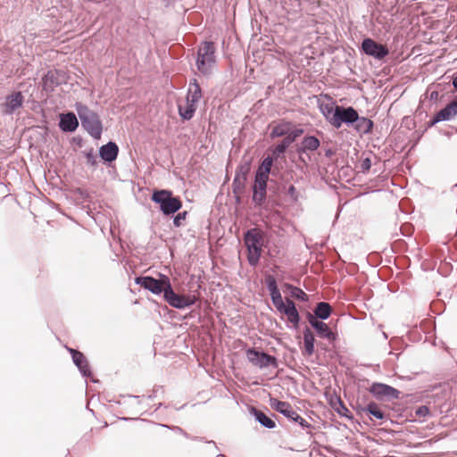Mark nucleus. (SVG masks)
<instances>
[{
    "mask_svg": "<svg viewBox=\"0 0 457 457\" xmlns=\"http://www.w3.org/2000/svg\"><path fill=\"white\" fill-rule=\"evenodd\" d=\"M135 284L156 295H162L163 300L172 308L186 310L195 305L196 298L194 295H179L177 294L169 276L159 273L158 278L152 276H137Z\"/></svg>",
    "mask_w": 457,
    "mask_h": 457,
    "instance_id": "nucleus-1",
    "label": "nucleus"
},
{
    "mask_svg": "<svg viewBox=\"0 0 457 457\" xmlns=\"http://www.w3.org/2000/svg\"><path fill=\"white\" fill-rule=\"evenodd\" d=\"M287 179L286 176L278 173L276 170L270 169L268 161L263 163H259L254 171L253 181L251 186L252 191V203L254 208L259 210L270 211L268 201V183L274 182L275 180L284 181Z\"/></svg>",
    "mask_w": 457,
    "mask_h": 457,
    "instance_id": "nucleus-2",
    "label": "nucleus"
},
{
    "mask_svg": "<svg viewBox=\"0 0 457 457\" xmlns=\"http://www.w3.org/2000/svg\"><path fill=\"white\" fill-rule=\"evenodd\" d=\"M264 282L270 296L271 303L277 312L281 315L287 316V327L290 329L298 330L302 324V317L295 303L289 298H286L285 301L283 300L277 279L274 276L266 274Z\"/></svg>",
    "mask_w": 457,
    "mask_h": 457,
    "instance_id": "nucleus-3",
    "label": "nucleus"
},
{
    "mask_svg": "<svg viewBox=\"0 0 457 457\" xmlns=\"http://www.w3.org/2000/svg\"><path fill=\"white\" fill-rule=\"evenodd\" d=\"M343 125L353 129L360 135L370 134L374 128V122L371 119L360 116L353 106L342 104L337 129H340Z\"/></svg>",
    "mask_w": 457,
    "mask_h": 457,
    "instance_id": "nucleus-4",
    "label": "nucleus"
},
{
    "mask_svg": "<svg viewBox=\"0 0 457 457\" xmlns=\"http://www.w3.org/2000/svg\"><path fill=\"white\" fill-rule=\"evenodd\" d=\"M150 200L165 218L173 216L183 206L180 196L175 195L173 191L168 188H154L150 195Z\"/></svg>",
    "mask_w": 457,
    "mask_h": 457,
    "instance_id": "nucleus-5",
    "label": "nucleus"
},
{
    "mask_svg": "<svg viewBox=\"0 0 457 457\" xmlns=\"http://www.w3.org/2000/svg\"><path fill=\"white\" fill-rule=\"evenodd\" d=\"M75 110L79 119L81 128L95 140L102 137L104 131L103 121L99 114L80 102L75 104Z\"/></svg>",
    "mask_w": 457,
    "mask_h": 457,
    "instance_id": "nucleus-6",
    "label": "nucleus"
},
{
    "mask_svg": "<svg viewBox=\"0 0 457 457\" xmlns=\"http://www.w3.org/2000/svg\"><path fill=\"white\" fill-rule=\"evenodd\" d=\"M217 47L213 41L203 40L197 47L195 66L200 74L210 77L217 62Z\"/></svg>",
    "mask_w": 457,
    "mask_h": 457,
    "instance_id": "nucleus-7",
    "label": "nucleus"
},
{
    "mask_svg": "<svg viewBox=\"0 0 457 457\" xmlns=\"http://www.w3.org/2000/svg\"><path fill=\"white\" fill-rule=\"evenodd\" d=\"M244 241L247 251V262L250 266L256 267L262 257V236L257 228H248L244 233Z\"/></svg>",
    "mask_w": 457,
    "mask_h": 457,
    "instance_id": "nucleus-8",
    "label": "nucleus"
},
{
    "mask_svg": "<svg viewBox=\"0 0 457 457\" xmlns=\"http://www.w3.org/2000/svg\"><path fill=\"white\" fill-rule=\"evenodd\" d=\"M358 50L361 55L373 58L380 63H386L390 54V49L386 45L367 36L359 44Z\"/></svg>",
    "mask_w": 457,
    "mask_h": 457,
    "instance_id": "nucleus-9",
    "label": "nucleus"
},
{
    "mask_svg": "<svg viewBox=\"0 0 457 457\" xmlns=\"http://www.w3.org/2000/svg\"><path fill=\"white\" fill-rule=\"evenodd\" d=\"M287 149L288 147L279 141L274 146L270 148V154L263 156L259 163H263L268 161L270 169L286 176L287 161L285 154Z\"/></svg>",
    "mask_w": 457,
    "mask_h": 457,
    "instance_id": "nucleus-10",
    "label": "nucleus"
},
{
    "mask_svg": "<svg viewBox=\"0 0 457 457\" xmlns=\"http://www.w3.org/2000/svg\"><path fill=\"white\" fill-rule=\"evenodd\" d=\"M269 403L273 410L285 416L289 421L297 423L301 428H313V426L311 423L306 421L301 415L294 411L292 405L288 402L270 396Z\"/></svg>",
    "mask_w": 457,
    "mask_h": 457,
    "instance_id": "nucleus-11",
    "label": "nucleus"
},
{
    "mask_svg": "<svg viewBox=\"0 0 457 457\" xmlns=\"http://www.w3.org/2000/svg\"><path fill=\"white\" fill-rule=\"evenodd\" d=\"M368 392L377 402H390L402 398V392L397 388L382 382H372Z\"/></svg>",
    "mask_w": 457,
    "mask_h": 457,
    "instance_id": "nucleus-12",
    "label": "nucleus"
},
{
    "mask_svg": "<svg viewBox=\"0 0 457 457\" xmlns=\"http://www.w3.org/2000/svg\"><path fill=\"white\" fill-rule=\"evenodd\" d=\"M246 357L249 362L258 366L260 369L278 367V359L276 356L266 353L263 350H257L256 348H248L245 351Z\"/></svg>",
    "mask_w": 457,
    "mask_h": 457,
    "instance_id": "nucleus-13",
    "label": "nucleus"
},
{
    "mask_svg": "<svg viewBox=\"0 0 457 457\" xmlns=\"http://www.w3.org/2000/svg\"><path fill=\"white\" fill-rule=\"evenodd\" d=\"M120 147L113 140H109L106 144L98 148V157L100 162L106 168L114 169L115 162L119 156Z\"/></svg>",
    "mask_w": 457,
    "mask_h": 457,
    "instance_id": "nucleus-14",
    "label": "nucleus"
},
{
    "mask_svg": "<svg viewBox=\"0 0 457 457\" xmlns=\"http://www.w3.org/2000/svg\"><path fill=\"white\" fill-rule=\"evenodd\" d=\"M320 146V140L318 138V137L311 134L304 135L300 144L296 145L295 146V153L298 155V160L301 162L307 164L303 154L314 152L318 150Z\"/></svg>",
    "mask_w": 457,
    "mask_h": 457,
    "instance_id": "nucleus-15",
    "label": "nucleus"
},
{
    "mask_svg": "<svg viewBox=\"0 0 457 457\" xmlns=\"http://www.w3.org/2000/svg\"><path fill=\"white\" fill-rule=\"evenodd\" d=\"M325 397L331 409L334 411H336L340 417L345 418L348 420L361 426V423L354 419L353 413L348 410L345 403L342 401L340 396L337 395L336 392H334L333 394H325Z\"/></svg>",
    "mask_w": 457,
    "mask_h": 457,
    "instance_id": "nucleus-16",
    "label": "nucleus"
},
{
    "mask_svg": "<svg viewBox=\"0 0 457 457\" xmlns=\"http://www.w3.org/2000/svg\"><path fill=\"white\" fill-rule=\"evenodd\" d=\"M25 97L21 91H13L4 97L2 104V112L4 115L11 116L16 111L23 107Z\"/></svg>",
    "mask_w": 457,
    "mask_h": 457,
    "instance_id": "nucleus-17",
    "label": "nucleus"
},
{
    "mask_svg": "<svg viewBox=\"0 0 457 457\" xmlns=\"http://www.w3.org/2000/svg\"><path fill=\"white\" fill-rule=\"evenodd\" d=\"M58 119V128L62 133H74L79 126V119L72 111L61 112Z\"/></svg>",
    "mask_w": 457,
    "mask_h": 457,
    "instance_id": "nucleus-18",
    "label": "nucleus"
},
{
    "mask_svg": "<svg viewBox=\"0 0 457 457\" xmlns=\"http://www.w3.org/2000/svg\"><path fill=\"white\" fill-rule=\"evenodd\" d=\"M389 404H381L378 402H370L367 405L366 417L370 421L373 422L375 420L386 421L390 420V413L387 411Z\"/></svg>",
    "mask_w": 457,
    "mask_h": 457,
    "instance_id": "nucleus-19",
    "label": "nucleus"
},
{
    "mask_svg": "<svg viewBox=\"0 0 457 457\" xmlns=\"http://www.w3.org/2000/svg\"><path fill=\"white\" fill-rule=\"evenodd\" d=\"M60 70H49L41 78L42 88L47 93H52L62 82L58 80L57 75L61 74Z\"/></svg>",
    "mask_w": 457,
    "mask_h": 457,
    "instance_id": "nucleus-20",
    "label": "nucleus"
},
{
    "mask_svg": "<svg viewBox=\"0 0 457 457\" xmlns=\"http://www.w3.org/2000/svg\"><path fill=\"white\" fill-rule=\"evenodd\" d=\"M312 328L314 329L316 335L322 339H327L330 344H334L338 339L337 332H333L327 323L324 321H318L313 324Z\"/></svg>",
    "mask_w": 457,
    "mask_h": 457,
    "instance_id": "nucleus-21",
    "label": "nucleus"
},
{
    "mask_svg": "<svg viewBox=\"0 0 457 457\" xmlns=\"http://www.w3.org/2000/svg\"><path fill=\"white\" fill-rule=\"evenodd\" d=\"M273 123L269 125V128L271 129L270 132V138L271 140L284 137L295 126L292 121L287 120H280L278 122Z\"/></svg>",
    "mask_w": 457,
    "mask_h": 457,
    "instance_id": "nucleus-22",
    "label": "nucleus"
},
{
    "mask_svg": "<svg viewBox=\"0 0 457 457\" xmlns=\"http://www.w3.org/2000/svg\"><path fill=\"white\" fill-rule=\"evenodd\" d=\"M248 411L251 416L254 418V420L258 422L262 427L269 429L276 428V422L271 417H269L263 411L258 410L253 406L248 407Z\"/></svg>",
    "mask_w": 457,
    "mask_h": 457,
    "instance_id": "nucleus-23",
    "label": "nucleus"
},
{
    "mask_svg": "<svg viewBox=\"0 0 457 457\" xmlns=\"http://www.w3.org/2000/svg\"><path fill=\"white\" fill-rule=\"evenodd\" d=\"M72 361L78 368L80 375L83 378H89L93 376V372L89 362L83 353H74Z\"/></svg>",
    "mask_w": 457,
    "mask_h": 457,
    "instance_id": "nucleus-24",
    "label": "nucleus"
},
{
    "mask_svg": "<svg viewBox=\"0 0 457 457\" xmlns=\"http://www.w3.org/2000/svg\"><path fill=\"white\" fill-rule=\"evenodd\" d=\"M316 339L308 327L303 329V348L302 353L304 356H311L315 353Z\"/></svg>",
    "mask_w": 457,
    "mask_h": 457,
    "instance_id": "nucleus-25",
    "label": "nucleus"
},
{
    "mask_svg": "<svg viewBox=\"0 0 457 457\" xmlns=\"http://www.w3.org/2000/svg\"><path fill=\"white\" fill-rule=\"evenodd\" d=\"M432 416L429 407L426 404L413 408L409 413V421L423 422L427 417Z\"/></svg>",
    "mask_w": 457,
    "mask_h": 457,
    "instance_id": "nucleus-26",
    "label": "nucleus"
},
{
    "mask_svg": "<svg viewBox=\"0 0 457 457\" xmlns=\"http://www.w3.org/2000/svg\"><path fill=\"white\" fill-rule=\"evenodd\" d=\"M442 121H451L457 116V100L447 103L442 109L437 112Z\"/></svg>",
    "mask_w": 457,
    "mask_h": 457,
    "instance_id": "nucleus-27",
    "label": "nucleus"
},
{
    "mask_svg": "<svg viewBox=\"0 0 457 457\" xmlns=\"http://www.w3.org/2000/svg\"><path fill=\"white\" fill-rule=\"evenodd\" d=\"M332 307L328 302H318L314 308V315L319 321H325L331 316Z\"/></svg>",
    "mask_w": 457,
    "mask_h": 457,
    "instance_id": "nucleus-28",
    "label": "nucleus"
},
{
    "mask_svg": "<svg viewBox=\"0 0 457 457\" xmlns=\"http://www.w3.org/2000/svg\"><path fill=\"white\" fill-rule=\"evenodd\" d=\"M284 288L287 293L295 299L306 303L310 300L309 295H307L302 288L290 283H284Z\"/></svg>",
    "mask_w": 457,
    "mask_h": 457,
    "instance_id": "nucleus-29",
    "label": "nucleus"
},
{
    "mask_svg": "<svg viewBox=\"0 0 457 457\" xmlns=\"http://www.w3.org/2000/svg\"><path fill=\"white\" fill-rule=\"evenodd\" d=\"M197 109V104L191 102H186L185 105L179 104L178 112L180 119L184 121L190 120L194 116Z\"/></svg>",
    "mask_w": 457,
    "mask_h": 457,
    "instance_id": "nucleus-30",
    "label": "nucleus"
},
{
    "mask_svg": "<svg viewBox=\"0 0 457 457\" xmlns=\"http://www.w3.org/2000/svg\"><path fill=\"white\" fill-rule=\"evenodd\" d=\"M252 158L243 159L235 170V176L242 178L244 179V180H248L249 174L252 169Z\"/></svg>",
    "mask_w": 457,
    "mask_h": 457,
    "instance_id": "nucleus-31",
    "label": "nucleus"
},
{
    "mask_svg": "<svg viewBox=\"0 0 457 457\" xmlns=\"http://www.w3.org/2000/svg\"><path fill=\"white\" fill-rule=\"evenodd\" d=\"M304 129L303 128H298L295 125L289 129L287 134L283 137V139L280 140L284 145L287 147L291 145L298 137L303 135Z\"/></svg>",
    "mask_w": 457,
    "mask_h": 457,
    "instance_id": "nucleus-32",
    "label": "nucleus"
},
{
    "mask_svg": "<svg viewBox=\"0 0 457 457\" xmlns=\"http://www.w3.org/2000/svg\"><path fill=\"white\" fill-rule=\"evenodd\" d=\"M81 154L85 157L86 165L88 168L92 169L93 170L97 169L99 162L96 159V155L93 147L81 151Z\"/></svg>",
    "mask_w": 457,
    "mask_h": 457,
    "instance_id": "nucleus-33",
    "label": "nucleus"
},
{
    "mask_svg": "<svg viewBox=\"0 0 457 457\" xmlns=\"http://www.w3.org/2000/svg\"><path fill=\"white\" fill-rule=\"evenodd\" d=\"M71 195L76 200H79L81 203H90L91 196L89 192L82 187H75L71 190Z\"/></svg>",
    "mask_w": 457,
    "mask_h": 457,
    "instance_id": "nucleus-34",
    "label": "nucleus"
},
{
    "mask_svg": "<svg viewBox=\"0 0 457 457\" xmlns=\"http://www.w3.org/2000/svg\"><path fill=\"white\" fill-rule=\"evenodd\" d=\"M248 180H244V179L239 178L237 176H234L231 188L233 195H238V193H245L246 190V184Z\"/></svg>",
    "mask_w": 457,
    "mask_h": 457,
    "instance_id": "nucleus-35",
    "label": "nucleus"
},
{
    "mask_svg": "<svg viewBox=\"0 0 457 457\" xmlns=\"http://www.w3.org/2000/svg\"><path fill=\"white\" fill-rule=\"evenodd\" d=\"M202 97L203 90L201 87L187 88L186 102H191L197 104Z\"/></svg>",
    "mask_w": 457,
    "mask_h": 457,
    "instance_id": "nucleus-36",
    "label": "nucleus"
},
{
    "mask_svg": "<svg viewBox=\"0 0 457 457\" xmlns=\"http://www.w3.org/2000/svg\"><path fill=\"white\" fill-rule=\"evenodd\" d=\"M187 216V211H179L177 213L173 214V216H169L168 218L172 219V225L174 228H180L185 225V221Z\"/></svg>",
    "mask_w": 457,
    "mask_h": 457,
    "instance_id": "nucleus-37",
    "label": "nucleus"
},
{
    "mask_svg": "<svg viewBox=\"0 0 457 457\" xmlns=\"http://www.w3.org/2000/svg\"><path fill=\"white\" fill-rule=\"evenodd\" d=\"M350 407L356 412L357 416L362 418L367 413V404H361L355 399L349 401Z\"/></svg>",
    "mask_w": 457,
    "mask_h": 457,
    "instance_id": "nucleus-38",
    "label": "nucleus"
},
{
    "mask_svg": "<svg viewBox=\"0 0 457 457\" xmlns=\"http://www.w3.org/2000/svg\"><path fill=\"white\" fill-rule=\"evenodd\" d=\"M337 103L336 101H333L329 104H320L319 105L320 111L325 117L326 120L328 119L329 114L332 113V112L335 110V107L337 106Z\"/></svg>",
    "mask_w": 457,
    "mask_h": 457,
    "instance_id": "nucleus-39",
    "label": "nucleus"
},
{
    "mask_svg": "<svg viewBox=\"0 0 457 457\" xmlns=\"http://www.w3.org/2000/svg\"><path fill=\"white\" fill-rule=\"evenodd\" d=\"M341 105L342 104H337V106L335 107V110L332 112L331 114H329V117L327 120V121L335 129H337L340 111H341Z\"/></svg>",
    "mask_w": 457,
    "mask_h": 457,
    "instance_id": "nucleus-40",
    "label": "nucleus"
},
{
    "mask_svg": "<svg viewBox=\"0 0 457 457\" xmlns=\"http://www.w3.org/2000/svg\"><path fill=\"white\" fill-rule=\"evenodd\" d=\"M372 162L370 156L361 157L360 160V164L358 168L360 169V171L363 174H367L371 168Z\"/></svg>",
    "mask_w": 457,
    "mask_h": 457,
    "instance_id": "nucleus-41",
    "label": "nucleus"
},
{
    "mask_svg": "<svg viewBox=\"0 0 457 457\" xmlns=\"http://www.w3.org/2000/svg\"><path fill=\"white\" fill-rule=\"evenodd\" d=\"M393 411L397 417L403 418L405 417L407 420H409V414H405L406 410L403 407H401L399 404H394L393 406L389 405V408L387 409V411Z\"/></svg>",
    "mask_w": 457,
    "mask_h": 457,
    "instance_id": "nucleus-42",
    "label": "nucleus"
},
{
    "mask_svg": "<svg viewBox=\"0 0 457 457\" xmlns=\"http://www.w3.org/2000/svg\"><path fill=\"white\" fill-rule=\"evenodd\" d=\"M441 119L439 117V115L437 114V112H436L432 117L431 119L427 122L426 124V128L424 129V130L421 132V135L419 137L418 140L420 138V137L430 128L434 127L435 125H436L438 122H441Z\"/></svg>",
    "mask_w": 457,
    "mask_h": 457,
    "instance_id": "nucleus-43",
    "label": "nucleus"
},
{
    "mask_svg": "<svg viewBox=\"0 0 457 457\" xmlns=\"http://www.w3.org/2000/svg\"><path fill=\"white\" fill-rule=\"evenodd\" d=\"M159 425L162 427H164L168 429H170L171 431H173L175 433L180 434L187 439H188V437H190V434H188L186 430H184L182 428H180L179 426L167 425V424H159Z\"/></svg>",
    "mask_w": 457,
    "mask_h": 457,
    "instance_id": "nucleus-44",
    "label": "nucleus"
},
{
    "mask_svg": "<svg viewBox=\"0 0 457 457\" xmlns=\"http://www.w3.org/2000/svg\"><path fill=\"white\" fill-rule=\"evenodd\" d=\"M287 195L290 197L291 201L296 203L299 199V193L294 185H290L287 189Z\"/></svg>",
    "mask_w": 457,
    "mask_h": 457,
    "instance_id": "nucleus-45",
    "label": "nucleus"
},
{
    "mask_svg": "<svg viewBox=\"0 0 457 457\" xmlns=\"http://www.w3.org/2000/svg\"><path fill=\"white\" fill-rule=\"evenodd\" d=\"M401 234L405 237H411L413 234V228L411 224H402L400 227Z\"/></svg>",
    "mask_w": 457,
    "mask_h": 457,
    "instance_id": "nucleus-46",
    "label": "nucleus"
},
{
    "mask_svg": "<svg viewBox=\"0 0 457 457\" xmlns=\"http://www.w3.org/2000/svg\"><path fill=\"white\" fill-rule=\"evenodd\" d=\"M392 248L394 252L405 251L407 249V244L403 239H398L393 243Z\"/></svg>",
    "mask_w": 457,
    "mask_h": 457,
    "instance_id": "nucleus-47",
    "label": "nucleus"
},
{
    "mask_svg": "<svg viewBox=\"0 0 457 457\" xmlns=\"http://www.w3.org/2000/svg\"><path fill=\"white\" fill-rule=\"evenodd\" d=\"M70 144L71 145H75L78 148H81V147H83V145L85 144V140L82 136L77 135V136L72 137L70 139Z\"/></svg>",
    "mask_w": 457,
    "mask_h": 457,
    "instance_id": "nucleus-48",
    "label": "nucleus"
},
{
    "mask_svg": "<svg viewBox=\"0 0 457 457\" xmlns=\"http://www.w3.org/2000/svg\"><path fill=\"white\" fill-rule=\"evenodd\" d=\"M188 439L193 440V441L204 442L205 444H212V445H213L215 449H217V450L219 449L216 443L213 440H208L204 436H196L190 435V437H188Z\"/></svg>",
    "mask_w": 457,
    "mask_h": 457,
    "instance_id": "nucleus-49",
    "label": "nucleus"
},
{
    "mask_svg": "<svg viewBox=\"0 0 457 457\" xmlns=\"http://www.w3.org/2000/svg\"><path fill=\"white\" fill-rule=\"evenodd\" d=\"M355 400L361 403V404H367V403L374 402L373 400L370 399V395L368 394H358Z\"/></svg>",
    "mask_w": 457,
    "mask_h": 457,
    "instance_id": "nucleus-50",
    "label": "nucleus"
},
{
    "mask_svg": "<svg viewBox=\"0 0 457 457\" xmlns=\"http://www.w3.org/2000/svg\"><path fill=\"white\" fill-rule=\"evenodd\" d=\"M305 317L308 320L310 326L312 328L314 323L318 322L316 316L314 315V312L312 313L310 312H306Z\"/></svg>",
    "mask_w": 457,
    "mask_h": 457,
    "instance_id": "nucleus-51",
    "label": "nucleus"
},
{
    "mask_svg": "<svg viewBox=\"0 0 457 457\" xmlns=\"http://www.w3.org/2000/svg\"><path fill=\"white\" fill-rule=\"evenodd\" d=\"M448 78L450 79V83L453 85V93H457V71L453 72Z\"/></svg>",
    "mask_w": 457,
    "mask_h": 457,
    "instance_id": "nucleus-52",
    "label": "nucleus"
},
{
    "mask_svg": "<svg viewBox=\"0 0 457 457\" xmlns=\"http://www.w3.org/2000/svg\"><path fill=\"white\" fill-rule=\"evenodd\" d=\"M162 388L161 386H155L154 389L152 390V394H150L147 398L149 400H154L157 396V392L159 389Z\"/></svg>",
    "mask_w": 457,
    "mask_h": 457,
    "instance_id": "nucleus-53",
    "label": "nucleus"
},
{
    "mask_svg": "<svg viewBox=\"0 0 457 457\" xmlns=\"http://www.w3.org/2000/svg\"><path fill=\"white\" fill-rule=\"evenodd\" d=\"M201 87L198 80L193 78L189 80L188 88Z\"/></svg>",
    "mask_w": 457,
    "mask_h": 457,
    "instance_id": "nucleus-54",
    "label": "nucleus"
},
{
    "mask_svg": "<svg viewBox=\"0 0 457 457\" xmlns=\"http://www.w3.org/2000/svg\"><path fill=\"white\" fill-rule=\"evenodd\" d=\"M396 343H397V345L396 346H392V348L394 350H401L400 353H402L403 349H404V347H406L407 345H404V343L400 341V340H397Z\"/></svg>",
    "mask_w": 457,
    "mask_h": 457,
    "instance_id": "nucleus-55",
    "label": "nucleus"
},
{
    "mask_svg": "<svg viewBox=\"0 0 457 457\" xmlns=\"http://www.w3.org/2000/svg\"><path fill=\"white\" fill-rule=\"evenodd\" d=\"M438 96H439V93L437 91L434 90V91H432L430 93L429 100L431 102H435L436 103L437 101V99H438Z\"/></svg>",
    "mask_w": 457,
    "mask_h": 457,
    "instance_id": "nucleus-56",
    "label": "nucleus"
},
{
    "mask_svg": "<svg viewBox=\"0 0 457 457\" xmlns=\"http://www.w3.org/2000/svg\"><path fill=\"white\" fill-rule=\"evenodd\" d=\"M335 154L336 151L331 147L325 149V156L328 158H331L333 155H335Z\"/></svg>",
    "mask_w": 457,
    "mask_h": 457,
    "instance_id": "nucleus-57",
    "label": "nucleus"
},
{
    "mask_svg": "<svg viewBox=\"0 0 457 457\" xmlns=\"http://www.w3.org/2000/svg\"><path fill=\"white\" fill-rule=\"evenodd\" d=\"M241 194L242 193H238V195H234V200L237 205H240L242 204Z\"/></svg>",
    "mask_w": 457,
    "mask_h": 457,
    "instance_id": "nucleus-58",
    "label": "nucleus"
},
{
    "mask_svg": "<svg viewBox=\"0 0 457 457\" xmlns=\"http://www.w3.org/2000/svg\"><path fill=\"white\" fill-rule=\"evenodd\" d=\"M66 349H67V351L70 353V354H71V359H73V356H75V355H74V353H81L80 351H79V350H77V349H74V348H72V347H68V346H66Z\"/></svg>",
    "mask_w": 457,
    "mask_h": 457,
    "instance_id": "nucleus-59",
    "label": "nucleus"
},
{
    "mask_svg": "<svg viewBox=\"0 0 457 457\" xmlns=\"http://www.w3.org/2000/svg\"><path fill=\"white\" fill-rule=\"evenodd\" d=\"M119 420H124V421H133L137 420L139 418H131V417H120Z\"/></svg>",
    "mask_w": 457,
    "mask_h": 457,
    "instance_id": "nucleus-60",
    "label": "nucleus"
},
{
    "mask_svg": "<svg viewBox=\"0 0 457 457\" xmlns=\"http://www.w3.org/2000/svg\"><path fill=\"white\" fill-rule=\"evenodd\" d=\"M439 132H440L442 135H444V136H445V137H449V138H450V137H452V135H453V133H452L451 131H449V130H440Z\"/></svg>",
    "mask_w": 457,
    "mask_h": 457,
    "instance_id": "nucleus-61",
    "label": "nucleus"
},
{
    "mask_svg": "<svg viewBox=\"0 0 457 457\" xmlns=\"http://www.w3.org/2000/svg\"><path fill=\"white\" fill-rule=\"evenodd\" d=\"M127 396H128V397H129V398H135V399H137V400L138 401V404L141 403V402H140V399H141L142 397H144V395H128Z\"/></svg>",
    "mask_w": 457,
    "mask_h": 457,
    "instance_id": "nucleus-62",
    "label": "nucleus"
},
{
    "mask_svg": "<svg viewBox=\"0 0 457 457\" xmlns=\"http://www.w3.org/2000/svg\"><path fill=\"white\" fill-rule=\"evenodd\" d=\"M162 407L167 408L168 406L163 403H160L157 404L155 411H157L158 409L162 408Z\"/></svg>",
    "mask_w": 457,
    "mask_h": 457,
    "instance_id": "nucleus-63",
    "label": "nucleus"
},
{
    "mask_svg": "<svg viewBox=\"0 0 457 457\" xmlns=\"http://www.w3.org/2000/svg\"><path fill=\"white\" fill-rule=\"evenodd\" d=\"M403 122H411L412 125H415V122L412 120H410L408 117H404Z\"/></svg>",
    "mask_w": 457,
    "mask_h": 457,
    "instance_id": "nucleus-64",
    "label": "nucleus"
}]
</instances>
